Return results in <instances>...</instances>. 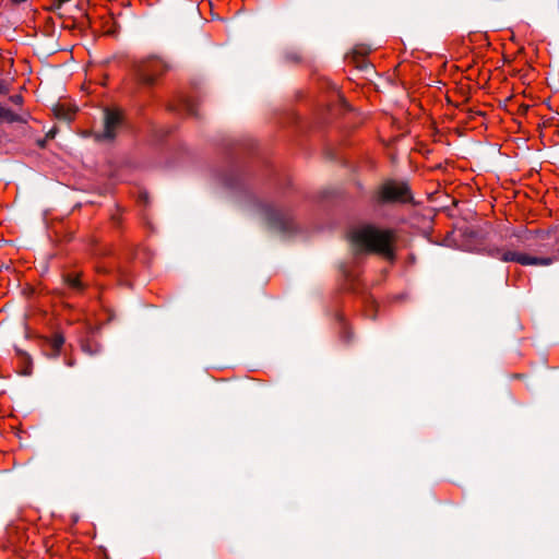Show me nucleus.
I'll list each match as a JSON object with an SVG mask.
<instances>
[{"label": "nucleus", "instance_id": "nucleus-13", "mask_svg": "<svg viewBox=\"0 0 559 559\" xmlns=\"http://www.w3.org/2000/svg\"><path fill=\"white\" fill-rule=\"evenodd\" d=\"M12 3L14 4H20V3H24L26 2L27 0H10Z\"/></svg>", "mask_w": 559, "mask_h": 559}, {"label": "nucleus", "instance_id": "nucleus-4", "mask_svg": "<svg viewBox=\"0 0 559 559\" xmlns=\"http://www.w3.org/2000/svg\"><path fill=\"white\" fill-rule=\"evenodd\" d=\"M376 201L379 203L406 202L409 200L408 188L403 182L388 181L376 192Z\"/></svg>", "mask_w": 559, "mask_h": 559}, {"label": "nucleus", "instance_id": "nucleus-8", "mask_svg": "<svg viewBox=\"0 0 559 559\" xmlns=\"http://www.w3.org/2000/svg\"><path fill=\"white\" fill-rule=\"evenodd\" d=\"M66 282L69 285V287H71L72 289H75V290L82 289V283L79 278V276L68 275L66 277Z\"/></svg>", "mask_w": 559, "mask_h": 559}, {"label": "nucleus", "instance_id": "nucleus-12", "mask_svg": "<svg viewBox=\"0 0 559 559\" xmlns=\"http://www.w3.org/2000/svg\"><path fill=\"white\" fill-rule=\"evenodd\" d=\"M10 100L16 105H21L23 103L22 95H13L10 97Z\"/></svg>", "mask_w": 559, "mask_h": 559}, {"label": "nucleus", "instance_id": "nucleus-11", "mask_svg": "<svg viewBox=\"0 0 559 559\" xmlns=\"http://www.w3.org/2000/svg\"><path fill=\"white\" fill-rule=\"evenodd\" d=\"M9 92L8 83L3 80H0V95L7 94Z\"/></svg>", "mask_w": 559, "mask_h": 559}, {"label": "nucleus", "instance_id": "nucleus-3", "mask_svg": "<svg viewBox=\"0 0 559 559\" xmlns=\"http://www.w3.org/2000/svg\"><path fill=\"white\" fill-rule=\"evenodd\" d=\"M490 255L503 262H516L521 265H549L552 263L551 258H537L506 248L491 249Z\"/></svg>", "mask_w": 559, "mask_h": 559}, {"label": "nucleus", "instance_id": "nucleus-2", "mask_svg": "<svg viewBox=\"0 0 559 559\" xmlns=\"http://www.w3.org/2000/svg\"><path fill=\"white\" fill-rule=\"evenodd\" d=\"M167 69L168 64L165 60L156 56H150L134 64V74L140 83L151 85Z\"/></svg>", "mask_w": 559, "mask_h": 559}, {"label": "nucleus", "instance_id": "nucleus-10", "mask_svg": "<svg viewBox=\"0 0 559 559\" xmlns=\"http://www.w3.org/2000/svg\"><path fill=\"white\" fill-rule=\"evenodd\" d=\"M64 343V338L61 335H55L51 340V347L55 350L56 355L60 352L62 345Z\"/></svg>", "mask_w": 559, "mask_h": 559}, {"label": "nucleus", "instance_id": "nucleus-7", "mask_svg": "<svg viewBox=\"0 0 559 559\" xmlns=\"http://www.w3.org/2000/svg\"><path fill=\"white\" fill-rule=\"evenodd\" d=\"M55 114L58 118L71 121L74 117V111L72 109L64 108L63 105H59L55 108Z\"/></svg>", "mask_w": 559, "mask_h": 559}, {"label": "nucleus", "instance_id": "nucleus-9", "mask_svg": "<svg viewBox=\"0 0 559 559\" xmlns=\"http://www.w3.org/2000/svg\"><path fill=\"white\" fill-rule=\"evenodd\" d=\"M265 215L270 222H281L282 221V214L272 207H267L265 210Z\"/></svg>", "mask_w": 559, "mask_h": 559}, {"label": "nucleus", "instance_id": "nucleus-5", "mask_svg": "<svg viewBox=\"0 0 559 559\" xmlns=\"http://www.w3.org/2000/svg\"><path fill=\"white\" fill-rule=\"evenodd\" d=\"M122 124V112L118 109L104 110V131L98 135L99 139L111 140L116 136L118 129Z\"/></svg>", "mask_w": 559, "mask_h": 559}, {"label": "nucleus", "instance_id": "nucleus-6", "mask_svg": "<svg viewBox=\"0 0 559 559\" xmlns=\"http://www.w3.org/2000/svg\"><path fill=\"white\" fill-rule=\"evenodd\" d=\"M0 118L8 122H23V118L12 110L0 105Z\"/></svg>", "mask_w": 559, "mask_h": 559}, {"label": "nucleus", "instance_id": "nucleus-1", "mask_svg": "<svg viewBox=\"0 0 559 559\" xmlns=\"http://www.w3.org/2000/svg\"><path fill=\"white\" fill-rule=\"evenodd\" d=\"M349 238L354 247L359 251L391 253L393 240V233L391 230H382L372 225H362L353 229Z\"/></svg>", "mask_w": 559, "mask_h": 559}]
</instances>
